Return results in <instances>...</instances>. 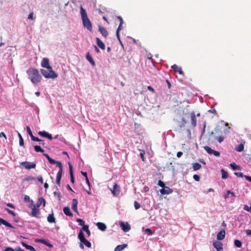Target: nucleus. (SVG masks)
Returning <instances> with one entry per match:
<instances>
[{
  "label": "nucleus",
  "instance_id": "64",
  "mask_svg": "<svg viewBox=\"0 0 251 251\" xmlns=\"http://www.w3.org/2000/svg\"><path fill=\"white\" fill-rule=\"evenodd\" d=\"M246 233L247 235H251V229H247L246 231Z\"/></svg>",
  "mask_w": 251,
  "mask_h": 251
},
{
  "label": "nucleus",
  "instance_id": "1",
  "mask_svg": "<svg viewBox=\"0 0 251 251\" xmlns=\"http://www.w3.org/2000/svg\"><path fill=\"white\" fill-rule=\"evenodd\" d=\"M26 74L28 75L29 79L33 84L35 85L41 82L42 77L36 68H29L26 71Z\"/></svg>",
  "mask_w": 251,
  "mask_h": 251
},
{
  "label": "nucleus",
  "instance_id": "53",
  "mask_svg": "<svg viewBox=\"0 0 251 251\" xmlns=\"http://www.w3.org/2000/svg\"><path fill=\"white\" fill-rule=\"evenodd\" d=\"M53 194H54V196H56H56H57V197H58V199H59V200H61V195L60 193H57V192H54L53 193Z\"/></svg>",
  "mask_w": 251,
  "mask_h": 251
},
{
  "label": "nucleus",
  "instance_id": "14",
  "mask_svg": "<svg viewBox=\"0 0 251 251\" xmlns=\"http://www.w3.org/2000/svg\"><path fill=\"white\" fill-rule=\"evenodd\" d=\"M226 231L224 229L221 230L217 235V239L218 240H222L225 237Z\"/></svg>",
  "mask_w": 251,
  "mask_h": 251
},
{
  "label": "nucleus",
  "instance_id": "4",
  "mask_svg": "<svg viewBox=\"0 0 251 251\" xmlns=\"http://www.w3.org/2000/svg\"><path fill=\"white\" fill-rule=\"evenodd\" d=\"M41 72L45 78H55L57 77L58 75L52 70V69H47V70L41 69Z\"/></svg>",
  "mask_w": 251,
  "mask_h": 251
},
{
  "label": "nucleus",
  "instance_id": "12",
  "mask_svg": "<svg viewBox=\"0 0 251 251\" xmlns=\"http://www.w3.org/2000/svg\"><path fill=\"white\" fill-rule=\"evenodd\" d=\"M191 125L192 126L195 127L197 125V119L195 113L192 112L190 114Z\"/></svg>",
  "mask_w": 251,
  "mask_h": 251
},
{
  "label": "nucleus",
  "instance_id": "10",
  "mask_svg": "<svg viewBox=\"0 0 251 251\" xmlns=\"http://www.w3.org/2000/svg\"><path fill=\"white\" fill-rule=\"evenodd\" d=\"M38 134L43 137L47 138L50 140L52 139V135L46 131H39Z\"/></svg>",
  "mask_w": 251,
  "mask_h": 251
},
{
  "label": "nucleus",
  "instance_id": "31",
  "mask_svg": "<svg viewBox=\"0 0 251 251\" xmlns=\"http://www.w3.org/2000/svg\"><path fill=\"white\" fill-rule=\"evenodd\" d=\"M201 167V165L198 163H194L193 164V168L195 171H197L200 169Z\"/></svg>",
  "mask_w": 251,
  "mask_h": 251
},
{
  "label": "nucleus",
  "instance_id": "57",
  "mask_svg": "<svg viewBox=\"0 0 251 251\" xmlns=\"http://www.w3.org/2000/svg\"><path fill=\"white\" fill-rule=\"evenodd\" d=\"M148 89L151 91L152 93H154L155 92V91L154 90V89L151 86H148Z\"/></svg>",
  "mask_w": 251,
  "mask_h": 251
},
{
  "label": "nucleus",
  "instance_id": "11",
  "mask_svg": "<svg viewBox=\"0 0 251 251\" xmlns=\"http://www.w3.org/2000/svg\"><path fill=\"white\" fill-rule=\"evenodd\" d=\"M120 226L125 232H127L130 229V226L128 223L125 224L123 222H121L120 223Z\"/></svg>",
  "mask_w": 251,
  "mask_h": 251
},
{
  "label": "nucleus",
  "instance_id": "45",
  "mask_svg": "<svg viewBox=\"0 0 251 251\" xmlns=\"http://www.w3.org/2000/svg\"><path fill=\"white\" fill-rule=\"evenodd\" d=\"M158 185L163 188L165 186V183L161 180H159L158 182Z\"/></svg>",
  "mask_w": 251,
  "mask_h": 251
},
{
  "label": "nucleus",
  "instance_id": "48",
  "mask_svg": "<svg viewBox=\"0 0 251 251\" xmlns=\"http://www.w3.org/2000/svg\"><path fill=\"white\" fill-rule=\"evenodd\" d=\"M212 154H214L216 157H219L220 156V152L216 151H213Z\"/></svg>",
  "mask_w": 251,
  "mask_h": 251
},
{
  "label": "nucleus",
  "instance_id": "6",
  "mask_svg": "<svg viewBox=\"0 0 251 251\" xmlns=\"http://www.w3.org/2000/svg\"><path fill=\"white\" fill-rule=\"evenodd\" d=\"M20 164L25 168L27 170H30L31 169L35 168L36 165L34 163H31L30 162L25 161L22 162L20 163Z\"/></svg>",
  "mask_w": 251,
  "mask_h": 251
},
{
  "label": "nucleus",
  "instance_id": "9",
  "mask_svg": "<svg viewBox=\"0 0 251 251\" xmlns=\"http://www.w3.org/2000/svg\"><path fill=\"white\" fill-rule=\"evenodd\" d=\"M160 192L162 195H168L173 192V189L168 186H165L163 188L160 190Z\"/></svg>",
  "mask_w": 251,
  "mask_h": 251
},
{
  "label": "nucleus",
  "instance_id": "15",
  "mask_svg": "<svg viewBox=\"0 0 251 251\" xmlns=\"http://www.w3.org/2000/svg\"><path fill=\"white\" fill-rule=\"evenodd\" d=\"M214 248L218 251L223 250V244L219 241H215L213 243Z\"/></svg>",
  "mask_w": 251,
  "mask_h": 251
},
{
  "label": "nucleus",
  "instance_id": "56",
  "mask_svg": "<svg viewBox=\"0 0 251 251\" xmlns=\"http://www.w3.org/2000/svg\"><path fill=\"white\" fill-rule=\"evenodd\" d=\"M28 19L30 20H33V13L31 12L30 13L28 17Z\"/></svg>",
  "mask_w": 251,
  "mask_h": 251
},
{
  "label": "nucleus",
  "instance_id": "22",
  "mask_svg": "<svg viewBox=\"0 0 251 251\" xmlns=\"http://www.w3.org/2000/svg\"><path fill=\"white\" fill-rule=\"evenodd\" d=\"M96 41H97V44L98 45V46L102 50H105V45L102 42V41H101L100 38L97 37L96 38Z\"/></svg>",
  "mask_w": 251,
  "mask_h": 251
},
{
  "label": "nucleus",
  "instance_id": "41",
  "mask_svg": "<svg viewBox=\"0 0 251 251\" xmlns=\"http://www.w3.org/2000/svg\"><path fill=\"white\" fill-rule=\"evenodd\" d=\"M145 233H147L148 235H151L153 234L152 230L150 228H147L145 229Z\"/></svg>",
  "mask_w": 251,
  "mask_h": 251
},
{
  "label": "nucleus",
  "instance_id": "63",
  "mask_svg": "<svg viewBox=\"0 0 251 251\" xmlns=\"http://www.w3.org/2000/svg\"><path fill=\"white\" fill-rule=\"evenodd\" d=\"M244 177H245L247 180H248V181H249L250 182H251V176H244Z\"/></svg>",
  "mask_w": 251,
  "mask_h": 251
},
{
  "label": "nucleus",
  "instance_id": "18",
  "mask_svg": "<svg viewBox=\"0 0 251 251\" xmlns=\"http://www.w3.org/2000/svg\"><path fill=\"white\" fill-rule=\"evenodd\" d=\"M72 208L73 210L75 212L78 213L77 210V200L76 199H74L72 201Z\"/></svg>",
  "mask_w": 251,
  "mask_h": 251
},
{
  "label": "nucleus",
  "instance_id": "61",
  "mask_svg": "<svg viewBox=\"0 0 251 251\" xmlns=\"http://www.w3.org/2000/svg\"><path fill=\"white\" fill-rule=\"evenodd\" d=\"M21 244L24 247H25L26 249L27 248V247L29 246V245H27L26 243H25V242L24 241H22L21 242Z\"/></svg>",
  "mask_w": 251,
  "mask_h": 251
},
{
  "label": "nucleus",
  "instance_id": "38",
  "mask_svg": "<svg viewBox=\"0 0 251 251\" xmlns=\"http://www.w3.org/2000/svg\"><path fill=\"white\" fill-rule=\"evenodd\" d=\"M35 178L32 176H28L25 178L24 180L25 181H32L35 180Z\"/></svg>",
  "mask_w": 251,
  "mask_h": 251
},
{
  "label": "nucleus",
  "instance_id": "26",
  "mask_svg": "<svg viewBox=\"0 0 251 251\" xmlns=\"http://www.w3.org/2000/svg\"><path fill=\"white\" fill-rule=\"evenodd\" d=\"M43 202V205L44 206H45L46 201L44 198L42 197H41L39 199L38 202H37L36 204V207H39L41 204H42V202Z\"/></svg>",
  "mask_w": 251,
  "mask_h": 251
},
{
  "label": "nucleus",
  "instance_id": "35",
  "mask_svg": "<svg viewBox=\"0 0 251 251\" xmlns=\"http://www.w3.org/2000/svg\"><path fill=\"white\" fill-rule=\"evenodd\" d=\"M234 245L237 248H241L242 247V242L237 239L234 240Z\"/></svg>",
  "mask_w": 251,
  "mask_h": 251
},
{
  "label": "nucleus",
  "instance_id": "17",
  "mask_svg": "<svg viewBox=\"0 0 251 251\" xmlns=\"http://www.w3.org/2000/svg\"><path fill=\"white\" fill-rule=\"evenodd\" d=\"M3 225L10 228H14V227L9 222L0 218V225Z\"/></svg>",
  "mask_w": 251,
  "mask_h": 251
},
{
  "label": "nucleus",
  "instance_id": "50",
  "mask_svg": "<svg viewBox=\"0 0 251 251\" xmlns=\"http://www.w3.org/2000/svg\"><path fill=\"white\" fill-rule=\"evenodd\" d=\"M193 178L197 181H199L200 180V177L197 175H194L193 176Z\"/></svg>",
  "mask_w": 251,
  "mask_h": 251
},
{
  "label": "nucleus",
  "instance_id": "32",
  "mask_svg": "<svg viewBox=\"0 0 251 251\" xmlns=\"http://www.w3.org/2000/svg\"><path fill=\"white\" fill-rule=\"evenodd\" d=\"M34 150L36 152H43L44 151V150L42 149L40 146L38 145H35L34 146Z\"/></svg>",
  "mask_w": 251,
  "mask_h": 251
},
{
  "label": "nucleus",
  "instance_id": "20",
  "mask_svg": "<svg viewBox=\"0 0 251 251\" xmlns=\"http://www.w3.org/2000/svg\"><path fill=\"white\" fill-rule=\"evenodd\" d=\"M96 225L98 228L101 231H104L106 229V225L103 223L98 222L97 223Z\"/></svg>",
  "mask_w": 251,
  "mask_h": 251
},
{
  "label": "nucleus",
  "instance_id": "59",
  "mask_svg": "<svg viewBox=\"0 0 251 251\" xmlns=\"http://www.w3.org/2000/svg\"><path fill=\"white\" fill-rule=\"evenodd\" d=\"M24 200L25 201H29L30 200V198L28 196L25 195L24 197Z\"/></svg>",
  "mask_w": 251,
  "mask_h": 251
},
{
  "label": "nucleus",
  "instance_id": "29",
  "mask_svg": "<svg viewBox=\"0 0 251 251\" xmlns=\"http://www.w3.org/2000/svg\"><path fill=\"white\" fill-rule=\"evenodd\" d=\"M78 238L81 242L83 240L85 239V238L84 237V234L82 231V230L81 229L78 233Z\"/></svg>",
  "mask_w": 251,
  "mask_h": 251
},
{
  "label": "nucleus",
  "instance_id": "36",
  "mask_svg": "<svg viewBox=\"0 0 251 251\" xmlns=\"http://www.w3.org/2000/svg\"><path fill=\"white\" fill-rule=\"evenodd\" d=\"M205 150L209 154H212L213 150L209 146H205L204 147Z\"/></svg>",
  "mask_w": 251,
  "mask_h": 251
},
{
  "label": "nucleus",
  "instance_id": "24",
  "mask_svg": "<svg viewBox=\"0 0 251 251\" xmlns=\"http://www.w3.org/2000/svg\"><path fill=\"white\" fill-rule=\"evenodd\" d=\"M47 221L50 223H53L55 222V218L53 213L48 215L47 217Z\"/></svg>",
  "mask_w": 251,
  "mask_h": 251
},
{
  "label": "nucleus",
  "instance_id": "34",
  "mask_svg": "<svg viewBox=\"0 0 251 251\" xmlns=\"http://www.w3.org/2000/svg\"><path fill=\"white\" fill-rule=\"evenodd\" d=\"M81 243L84 244L88 248H91V243L86 239L83 240Z\"/></svg>",
  "mask_w": 251,
  "mask_h": 251
},
{
  "label": "nucleus",
  "instance_id": "27",
  "mask_svg": "<svg viewBox=\"0 0 251 251\" xmlns=\"http://www.w3.org/2000/svg\"><path fill=\"white\" fill-rule=\"evenodd\" d=\"M244 144H240L238 145L235 149V150L238 152H241L244 150Z\"/></svg>",
  "mask_w": 251,
  "mask_h": 251
},
{
  "label": "nucleus",
  "instance_id": "58",
  "mask_svg": "<svg viewBox=\"0 0 251 251\" xmlns=\"http://www.w3.org/2000/svg\"><path fill=\"white\" fill-rule=\"evenodd\" d=\"M123 24L120 23V25H119V27H118L117 31H118V32H119L120 30H121L123 29Z\"/></svg>",
  "mask_w": 251,
  "mask_h": 251
},
{
  "label": "nucleus",
  "instance_id": "62",
  "mask_svg": "<svg viewBox=\"0 0 251 251\" xmlns=\"http://www.w3.org/2000/svg\"><path fill=\"white\" fill-rule=\"evenodd\" d=\"M183 154V152L181 151H178L177 152L176 156L178 158H180Z\"/></svg>",
  "mask_w": 251,
  "mask_h": 251
},
{
  "label": "nucleus",
  "instance_id": "3",
  "mask_svg": "<svg viewBox=\"0 0 251 251\" xmlns=\"http://www.w3.org/2000/svg\"><path fill=\"white\" fill-rule=\"evenodd\" d=\"M49 162L51 164H56L57 166L59 168V170L56 176V182L57 185L60 186V180L61 179L63 173V165L61 162L56 161L54 159H52L51 158H50L49 159Z\"/></svg>",
  "mask_w": 251,
  "mask_h": 251
},
{
  "label": "nucleus",
  "instance_id": "55",
  "mask_svg": "<svg viewBox=\"0 0 251 251\" xmlns=\"http://www.w3.org/2000/svg\"><path fill=\"white\" fill-rule=\"evenodd\" d=\"M3 251H15V250L11 247H7Z\"/></svg>",
  "mask_w": 251,
  "mask_h": 251
},
{
  "label": "nucleus",
  "instance_id": "5",
  "mask_svg": "<svg viewBox=\"0 0 251 251\" xmlns=\"http://www.w3.org/2000/svg\"><path fill=\"white\" fill-rule=\"evenodd\" d=\"M112 194L115 197L118 196L120 193V187L115 182L114 183L113 188L110 189Z\"/></svg>",
  "mask_w": 251,
  "mask_h": 251
},
{
  "label": "nucleus",
  "instance_id": "49",
  "mask_svg": "<svg viewBox=\"0 0 251 251\" xmlns=\"http://www.w3.org/2000/svg\"><path fill=\"white\" fill-rule=\"evenodd\" d=\"M31 140L32 141H37V142H40V141H41V140L38 137H35L34 136H33L32 138H31Z\"/></svg>",
  "mask_w": 251,
  "mask_h": 251
},
{
  "label": "nucleus",
  "instance_id": "44",
  "mask_svg": "<svg viewBox=\"0 0 251 251\" xmlns=\"http://www.w3.org/2000/svg\"><path fill=\"white\" fill-rule=\"evenodd\" d=\"M234 174L239 177H243V174L241 172H235L234 173Z\"/></svg>",
  "mask_w": 251,
  "mask_h": 251
},
{
  "label": "nucleus",
  "instance_id": "42",
  "mask_svg": "<svg viewBox=\"0 0 251 251\" xmlns=\"http://www.w3.org/2000/svg\"><path fill=\"white\" fill-rule=\"evenodd\" d=\"M36 242L41 243L44 244H46V241L43 239H37L35 240Z\"/></svg>",
  "mask_w": 251,
  "mask_h": 251
},
{
  "label": "nucleus",
  "instance_id": "19",
  "mask_svg": "<svg viewBox=\"0 0 251 251\" xmlns=\"http://www.w3.org/2000/svg\"><path fill=\"white\" fill-rule=\"evenodd\" d=\"M171 68L173 69L175 71L178 72L180 75H183V72L181 67H178L177 65L174 64L172 66Z\"/></svg>",
  "mask_w": 251,
  "mask_h": 251
},
{
  "label": "nucleus",
  "instance_id": "51",
  "mask_svg": "<svg viewBox=\"0 0 251 251\" xmlns=\"http://www.w3.org/2000/svg\"><path fill=\"white\" fill-rule=\"evenodd\" d=\"M144 154H145V151H142L140 153V157H141L142 161H144Z\"/></svg>",
  "mask_w": 251,
  "mask_h": 251
},
{
  "label": "nucleus",
  "instance_id": "30",
  "mask_svg": "<svg viewBox=\"0 0 251 251\" xmlns=\"http://www.w3.org/2000/svg\"><path fill=\"white\" fill-rule=\"evenodd\" d=\"M230 166L233 170H241V168L240 166L237 165L235 163H232L230 164Z\"/></svg>",
  "mask_w": 251,
  "mask_h": 251
},
{
  "label": "nucleus",
  "instance_id": "47",
  "mask_svg": "<svg viewBox=\"0 0 251 251\" xmlns=\"http://www.w3.org/2000/svg\"><path fill=\"white\" fill-rule=\"evenodd\" d=\"M217 140L219 142L221 143L224 140V137L223 136H220L219 137H217L216 138Z\"/></svg>",
  "mask_w": 251,
  "mask_h": 251
},
{
  "label": "nucleus",
  "instance_id": "54",
  "mask_svg": "<svg viewBox=\"0 0 251 251\" xmlns=\"http://www.w3.org/2000/svg\"><path fill=\"white\" fill-rule=\"evenodd\" d=\"M27 250H28L31 251H36V250H35V249L34 248V247H32V246H31V245H29V246L27 247Z\"/></svg>",
  "mask_w": 251,
  "mask_h": 251
},
{
  "label": "nucleus",
  "instance_id": "33",
  "mask_svg": "<svg viewBox=\"0 0 251 251\" xmlns=\"http://www.w3.org/2000/svg\"><path fill=\"white\" fill-rule=\"evenodd\" d=\"M82 230H83L85 231H86L88 236L90 235L91 232L90 230L89 229V226L88 225L84 226L82 227Z\"/></svg>",
  "mask_w": 251,
  "mask_h": 251
},
{
  "label": "nucleus",
  "instance_id": "2",
  "mask_svg": "<svg viewBox=\"0 0 251 251\" xmlns=\"http://www.w3.org/2000/svg\"><path fill=\"white\" fill-rule=\"evenodd\" d=\"M80 12L84 27L87 28L90 31H92V25L91 22L87 16L86 10L82 6L80 8Z\"/></svg>",
  "mask_w": 251,
  "mask_h": 251
},
{
  "label": "nucleus",
  "instance_id": "23",
  "mask_svg": "<svg viewBox=\"0 0 251 251\" xmlns=\"http://www.w3.org/2000/svg\"><path fill=\"white\" fill-rule=\"evenodd\" d=\"M63 212L64 214L68 216H73V214L71 212L70 209L69 207L66 206L63 208Z\"/></svg>",
  "mask_w": 251,
  "mask_h": 251
},
{
  "label": "nucleus",
  "instance_id": "16",
  "mask_svg": "<svg viewBox=\"0 0 251 251\" xmlns=\"http://www.w3.org/2000/svg\"><path fill=\"white\" fill-rule=\"evenodd\" d=\"M99 31L104 37H106L108 35V33L107 30L104 27L101 26H99Z\"/></svg>",
  "mask_w": 251,
  "mask_h": 251
},
{
  "label": "nucleus",
  "instance_id": "21",
  "mask_svg": "<svg viewBox=\"0 0 251 251\" xmlns=\"http://www.w3.org/2000/svg\"><path fill=\"white\" fill-rule=\"evenodd\" d=\"M86 59L91 63L93 66H95V62L94 61L92 57L91 56L89 52H88L86 54Z\"/></svg>",
  "mask_w": 251,
  "mask_h": 251
},
{
  "label": "nucleus",
  "instance_id": "37",
  "mask_svg": "<svg viewBox=\"0 0 251 251\" xmlns=\"http://www.w3.org/2000/svg\"><path fill=\"white\" fill-rule=\"evenodd\" d=\"M76 221L79 223V226H83V227L84 226H85L84 225L85 222L83 220H82L81 219H77L76 220Z\"/></svg>",
  "mask_w": 251,
  "mask_h": 251
},
{
  "label": "nucleus",
  "instance_id": "40",
  "mask_svg": "<svg viewBox=\"0 0 251 251\" xmlns=\"http://www.w3.org/2000/svg\"><path fill=\"white\" fill-rule=\"evenodd\" d=\"M4 210L7 211L9 214H11L12 215H13V216H16V214L14 212H13V211L11 210L10 209L7 208H5L4 209Z\"/></svg>",
  "mask_w": 251,
  "mask_h": 251
},
{
  "label": "nucleus",
  "instance_id": "60",
  "mask_svg": "<svg viewBox=\"0 0 251 251\" xmlns=\"http://www.w3.org/2000/svg\"><path fill=\"white\" fill-rule=\"evenodd\" d=\"M8 207H10L12 208H14L15 209V206L11 203H7L6 204Z\"/></svg>",
  "mask_w": 251,
  "mask_h": 251
},
{
  "label": "nucleus",
  "instance_id": "28",
  "mask_svg": "<svg viewBox=\"0 0 251 251\" xmlns=\"http://www.w3.org/2000/svg\"><path fill=\"white\" fill-rule=\"evenodd\" d=\"M222 178L223 179H226L228 177V173L224 169H222L221 171Z\"/></svg>",
  "mask_w": 251,
  "mask_h": 251
},
{
  "label": "nucleus",
  "instance_id": "39",
  "mask_svg": "<svg viewBox=\"0 0 251 251\" xmlns=\"http://www.w3.org/2000/svg\"><path fill=\"white\" fill-rule=\"evenodd\" d=\"M26 130L28 134L30 136L31 138L34 136L32 134V131L31 130L29 126H26Z\"/></svg>",
  "mask_w": 251,
  "mask_h": 251
},
{
  "label": "nucleus",
  "instance_id": "8",
  "mask_svg": "<svg viewBox=\"0 0 251 251\" xmlns=\"http://www.w3.org/2000/svg\"><path fill=\"white\" fill-rule=\"evenodd\" d=\"M41 65L43 68L46 69L52 68V67L50 65L49 59L48 58H44L41 61Z\"/></svg>",
  "mask_w": 251,
  "mask_h": 251
},
{
  "label": "nucleus",
  "instance_id": "43",
  "mask_svg": "<svg viewBox=\"0 0 251 251\" xmlns=\"http://www.w3.org/2000/svg\"><path fill=\"white\" fill-rule=\"evenodd\" d=\"M134 205L135 208L136 209H139L140 207V206H141L140 203H138L137 201H134Z\"/></svg>",
  "mask_w": 251,
  "mask_h": 251
},
{
  "label": "nucleus",
  "instance_id": "13",
  "mask_svg": "<svg viewBox=\"0 0 251 251\" xmlns=\"http://www.w3.org/2000/svg\"><path fill=\"white\" fill-rule=\"evenodd\" d=\"M68 165L69 167V173H70V177H71V181L72 183H74L75 182V179H74V174H73V166L70 162H68Z\"/></svg>",
  "mask_w": 251,
  "mask_h": 251
},
{
  "label": "nucleus",
  "instance_id": "46",
  "mask_svg": "<svg viewBox=\"0 0 251 251\" xmlns=\"http://www.w3.org/2000/svg\"><path fill=\"white\" fill-rule=\"evenodd\" d=\"M244 209L247 211H250L251 213V204L250 207H249L247 205H245L244 206Z\"/></svg>",
  "mask_w": 251,
  "mask_h": 251
},
{
  "label": "nucleus",
  "instance_id": "25",
  "mask_svg": "<svg viewBox=\"0 0 251 251\" xmlns=\"http://www.w3.org/2000/svg\"><path fill=\"white\" fill-rule=\"evenodd\" d=\"M127 244H124L118 245L114 249V251H122L127 247Z\"/></svg>",
  "mask_w": 251,
  "mask_h": 251
},
{
  "label": "nucleus",
  "instance_id": "52",
  "mask_svg": "<svg viewBox=\"0 0 251 251\" xmlns=\"http://www.w3.org/2000/svg\"><path fill=\"white\" fill-rule=\"evenodd\" d=\"M19 145L21 146H24V139L23 138H20V139H19Z\"/></svg>",
  "mask_w": 251,
  "mask_h": 251
},
{
  "label": "nucleus",
  "instance_id": "7",
  "mask_svg": "<svg viewBox=\"0 0 251 251\" xmlns=\"http://www.w3.org/2000/svg\"><path fill=\"white\" fill-rule=\"evenodd\" d=\"M40 214V212L39 209H38L37 207H36L35 205H33V207H32L31 215L34 217L39 218Z\"/></svg>",
  "mask_w": 251,
  "mask_h": 251
}]
</instances>
